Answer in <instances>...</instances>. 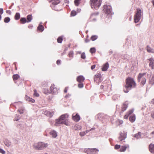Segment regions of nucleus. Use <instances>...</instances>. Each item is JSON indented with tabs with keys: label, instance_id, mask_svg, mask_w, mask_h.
<instances>
[{
	"label": "nucleus",
	"instance_id": "49",
	"mask_svg": "<svg viewBox=\"0 0 154 154\" xmlns=\"http://www.w3.org/2000/svg\"><path fill=\"white\" fill-rule=\"evenodd\" d=\"M0 152L2 154L5 153V152L3 149L0 148Z\"/></svg>",
	"mask_w": 154,
	"mask_h": 154
},
{
	"label": "nucleus",
	"instance_id": "19",
	"mask_svg": "<svg viewBox=\"0 0 154 154\" xmlns=\"http://www.w3.org/2000/svg\"><path fill=\"white\" fill-rule=\"evenodd\" d=\"M136 119L135 116L134 115H133L130 116L129 120L131 122L133 123L135 121Z\"/></svg>",
	"mask_w": 154,
	"mask_h": 154
},
{
	"label": "nucleus",
	"instance_id": "23",
	"mask_svg": "<svg viewBox=\"0 0 154 154\" xmlns=\"http://www.w3.org/2000/svg\"><path fill=\"white\" fill-rule=\"evenodd\" d=\"M127 147V146H122L121 147H120V152H125L126 150Z\"/></svg>",
	"mask_w": 154,
	"mask_h": 154
},
{
	"label": "nucleus",
	"instance_id": "17",
	"mask_svg": "<svg viewBox=\"0 0 154 154\" xmlns=\"http://www.w3.org/2000/svg\"><path fill=\"white\" fill-rule=\"evenodd\" d=\"M50 134L54 138L56 137L57 136V132L55 130H52L50 132Z\"/></svg>",
	"mask_w": 154,
	"mask_h": 154
},
{
	"label": "nucleus",
	"instance_id": "48",
	"mask_svg": "<svg viewBox=\"0 0 154 154\" xmlns=\"http://www.w3.org/2000/svg\"><path fill=\"white\" fill-rule=\"evenodd\" d=\"M121 146L119 145H116L115 146V148L116 149H118L120 148Z\"/></svg>",
	"mask_w": 154,
	"mask_h": 154
},
{
	"label": "nucleus",
	"instance_id": "40",
	"mask_svg": "<svg viewBox=\"0 0 154 154\" xmlns=\"http://www.w3.org/2000/svg\"><path fill=\"white\" fill-rule=\"evenodd\" d=\"M102 1V0H97V3L98 2V3H97V5H98L97 6L98 7L100 6L101 4Z\"/></svg>",
	"mask_w": 154,
	"mask_h": 154
},
{
	"label": "nucleus",
	"instance_id": "4",
	"mask_svg": "<svg viewBox=\"0 0 154 154\" xmlns=\"http://www.w3.org/2000/svg\"><path fill=\"white\" fill-rule=\"evenodd\" d=\"M137 10L134 17V22L135 23L139 22L141 19V9L139 8H137Z\"/></svg>",
	"mask_w": 154,
	"mask_h": 154
},
{
	"label": "nucleus",
	"instance_id": "43",
	"mask_svg": "<svg viewBox=\"0 0 154 154\" xmlns=\"http://www.w3.org/2000/svg\"><path fill=\"white\" fill-rule=\"evenodd\" d=\"M91 39L92 41H94L96 39V35L92 36L91 38Z\"/></svg>",
	"mask_w": 154,
	"mask_h": 154
},
{
	"label": "nucleus",
	"instance_id": "34",
	"mask_svg": "<svg viewBox=\"0 0 154 154\" xmlns=\"http://www.w3.org/2000/svg\"><path fill=\"white\" fill-rule=\"evenodd\" d=\"M80 0H75L74 4L75 6H78L80 2Z\"/></svg>",
	"mask_w": 154,
	"mask_h": 154
},
{
	"label": "nucleus",
	"instance_id": "6",
	"mask_svg": "<svg viewBox=\"0 0 154 154\" xmlns=\"http://www.w3.org/2000/svg\"><path fill=\"white\" fill-rule=\"evenodd\" d=\"M146 74V73H140L138 76V81L140 82L141 81V83L143 85L145 84L146 82V78L144 77Z\"/></svg>",
	"mask_w": 154,
	"mask_h": 154
},
{
	"label": "nucleus",
	"instance_id": "32",
	"mask_svg": "<svg viewBox=\"0 0 154 154\" xmlns=\"http://www.w3.org/2000/svg\"><path fill=\"white\" fill-rule=\"evenodd\" d=\"M74 53L72 51H70L69 53L68 56L69 57H71L72 58L73 57Z\"/></svg>",
	"mask_w": 154,
	"mask_h": 154
},
{
	"label": "nucleus",
	"instance_id": "16",
	"mask_svg": "<svg viewBox=\"0 0 154 154\" xmlns=\"http://www.w3.org/2000/svg\"><path fill=\"white\" fill-rule=\"evenodd\" d=\"M44 114L46 116L49 117H52L54 115V112H50L48 111H45L44 113Z\"/></svg>",
	"mask_w": 154,
	"mask_h": 154
},
{
	"label": "nucleus",
	"instance_id": "12",
	"mask_svg": "<svg viewBox=\"0 0 154 154\" xmlns=\"http://www.w3.org/2000/svg\"><path fill=\"white\" fill-rule=\"evenodd\" d=\"M85 79V78L82 75L78 76L77 78V81L79 83L83 82Z\"/></svg>",
	"mask_w": 154,
	"mask_h": 154
},
{
	"label": "nucleus",
	"instance_id": "9",
	"mask_svg": "<svg viewBox=\"0 0 154 154\" xmlns=\"http://www.w3.org/2000/svg\"><path fill=\"white\" fill-rule=\"evenodd\" d=\"M127 137V134L124 131L121 132L120 136L119 137V139L121 141L125 140Z\"/></svg>",
	"mask_w": 154,
	"mask_h": 154
},
{
	"label": "nucleus",
	"instance_id": "37",
	"mask_svg": "<svg viewBox=\"0 0 154 154\" xmlns=\"http://www.w3.org/2000/svg\"><path fill=\"white\" fill-rule=\"evenodd\" d=\"M63 40V38H62L61 37H59L57 39V41L58 43H61L62 42Z\"/></svg>",
	"mask_w": 154,
	"mask_h": 154
},
{
	"label": "nucleus",
	"instance_id": "26",
	"mask_svg": "<svg viewBox=\"0 0 154 154\" xmlns=\"http://www.w3.org/2000/svg\"><path fill=\"white\" fill-rule=\"evenodd\" d=\"M141 133L140 132L138 133H137L136 134L134 137L137 138V139H139L141 138Z\"/></svg>",
	"mask_w": 154,
	"mask_h": 154
},
{
	"label": "nucleus",
	"instance_id": "54",
	"mask_svg": "<svg viewBox=\"0 0 154 154\" xmlns=\"http://www.w3.org/2000/svg\"><path fill=\"white\" fill-rule=\"evenodd\" d=\"M76 127L77 128L76 129L77 130H79L81 128L80 126L78 125H76Z\"/></svg>",
	"mask_w": 154,
	"mask_h": 154
},
{
	"label": "nucleus",
	"instance_id": "46",
	"mask_svg": "<svg viewBox=\"0 0 154 154\" xmlns=\"http://www.w3.org/2000/svg\"><path fill=\"white\" fill-rule=\"evenodd\" d=\"M134 112V109H132L130 110L127 113L128 115L129 116L132 114Z\"/></svg>",
	"mask_w": 154,
	"mask_h": 154
},
{
	"label": "nucleus",
	"instance_id": "29",
	"mask_svg": "<svg viewBox=\"0 0 154 154\" xmlns=\"http://www.w3.org/2000/svg\"><path fill=\"white\" fill-rule=\"evenodd\" d=\"M20 18V14L19 13H17L15 16V19L17 20H18Z\"/></svg>",
	"mask_w": 154,
	"mask_h": 154
},
{
	"label": "nucleus",
	"instance_id": "56",
	"mask_svg": "<svg viewBox=\"0 0 154 154\" xmlns=\"http://www.w3.org/2000/svg\"><path fill=\"white\" fill-rule=\"evenodd\" d=\"M60 63H61V61L60 60H58L57 61V65H59V64H60Z\"/></svg>",
	"mask_w": 154,
	"mask_h": 154
},
{
	"label": "nucleus",
	"instance_id": "58",
	"mask_svg": "<svg viewBox=\"0 0 154 154\" xmlns=\"http://www.w3.org/2000/svg\"><path fill=\"white\" fill-rule=\"evenodd\" d=\"M150 135L152 136V137H153L154 136V131L150 133Z\"/></svg>",
	"mask_w": 154,
	"mask_h": 154
},
{
	"label": "nucleus",
	"instance_id": "10",
	"mask_svg": "<svg viewBox=\"0 0 154 154\" xmlns=\"http://www.w3.org/2000/svg\"><path fill=\"white\" fill-rule=\"evenodd\" d=\"M72 119L76 122H78L80 119V116L78 113H73L72 115Z\"/></svg>",
	"mask_w": 154,
	"mask_h": 154
},
{
	"label": "nucleus",
	"instance_id": "42",
	"mask_svg": "<svg viewBox=\"0 0 154 154\" xmlns=\"http://www.w3.org/2000/svg\"><path fill=\"white\" fill-rule=\"evenodd\" d=\"M24 109L23 108H20L18 109V111L20 114H23V113Z\"/></svg>",
	"mask_w": 154,
	"mask_h": 154
},
{
	"label": "nucleus",
	"instance_id": "39",
	"mask_svg": "<svg viewBox=\"0 0 154 154\" xmlns=\"http://www.w3.org/2000/svg\"><path fill=\"white\" fill-rule=\"evenodd\" d=\"M33 95L36 97H38L39 96V94L37 92V91L36 90H34Z\"/></svg>",
	"mask_w": 154,
	"mask_h": 154
},
{
	"label": "nucleus",
	"instance_id": "20",
	"mask_svg": "<svg viewBox=\"0 0 154 154\" xmlns=\"http://www.w3.org/2000/svg\"><path fill=\"white\" fill-rule=\"evenodd\" d=\"M95 128H92L91 130H87L86 131H84V132H80V135L81 136H84L89 131H91L92 130H93L94 129H95Z\"/></svg>",
	"mask_w": 154,
	"mask_h": 154
},
{
	"label": "nucleus",
	"instance_id": "41",
	"mask_svg": "<svg viewBox=\"0 0 154 154\" xmlns=\"http://www.w3.org/2000/svg\"><path fill=\"white\" fill-rule=\"evenodd\" d=\"M84 86V85L83 82L79 83L78 85V87L79 88H82Z\"/></svg>",
	"mask_w": 154,
	"mask_h": 154
},
{
	"label": "nucleus",
	"instance_id": "22",
	"mask_svg": "<svg viewBox=\"0 0 154 154\" xmlns=\"http://www.w3.org/2000/svg\"><path fill=\"white\" fill-rule=\"evenodd\" d=\"M26 99L27 101L31 102L32 103H34L35 101V100L34 99H32L31 98H30L29 97L26 95Z\"/></svg>",
	"mask_w": 154,
	"mask_h": 154
},
{
	"label": "nucleus",
	"instance_id": "25",
	"mask_svg": "<svg viewBox=\"0 0 154 154\" xmlns=\"http://www.w3.org/2000/svg\"><path fill=\"white\" fill-rule=\"evenodd\" d=\"M44 27L42 25H39L37 27V29H38L41 32H42L44 30Z\"/></svg>",
	"mask_w": 154,
	"mask_h": 154
},
{
	"label": "nucleus",
	"instance_id": "2",
	"mask_svg": "<svg viewBox=\"0 0 154 154\" xmlns=\"http://www.w3.org/2000/svg\"><path fill=\"white\" fill-rule=\"evenodd\" d=\"M136 86V83L134 79L130 77L126 79V84L125 88L124 89V91L125 93H127L131 88H134Z\"/></svg>",
	"mask_w": 154,
	"mask_h": 154
},
{
	"label": "nucleus",
	"instance_id": "59",
	"mask_svg": "<svg viewBox=\"0 0 154 154\" xmlns=\"http://www.w3.org/2000/svg\"><path fill=\"white\" fill-rule=\"evenodd\" d=\"M32 27H33V26L32 25H29L28 26V27L29 29H31L32 28Z\"/></svg>",
	"mask_w": 154,
	"mask_h": 154
},
{
	"label": "nucleus",
	"instance_id": "55",
	"mask_svg": "<svg viewBox=\"0 0 154 154\" xmlns=\"http://www.w3.org/2000/svg\"><path fill=\"white\" fill-rule=\"evenodd\" d=\"M95 67H96V65H92L91 66V69L92 70H93L95 68Z\"/></svg>",
	"mask_w": 154,
	"mask_h": 154
},
{
	"label": "nucleus",
	"instance_id": "13",
	"mask_svg": "<svg viewBox=\"0 0 154 154\" xmlns=\"http://www.w3.org/2000/svg\"><path fill=\"white\" fill-rule=\"evenodd\" d=\"M96 0H90V5L93 9L96 8Z\"/></svg>",
	"mask_w": 154,
	"mask_h": 154
},
{
	"label": "nucleus",
	"instance_id": "15",
	"mask_svg": "<svg viewBox=\"0 0 154 154\" xmlns=\"http://www.w3.org/2000/svg\"><path fill=\"white\" fill-rule=\"evenodd\" d=\"M109 64L108 62L103 64L101 68L102 71H105L107 70L109 67Z\"/></svg>",
	"mask_w": 154,
	"mask_h": 154
},
{
	"label": "nucleus",
	"instance_id": "14",
	"mask_svg": "<svg viewBox=\"0 0 154 154\" xmlns=\"http://www.w3.org/2000/svg\"><path fill=\"white\" fill-rule=\"evenodd\" d=\"M128 103L126 101L123 104L122 107V112H123L125 111L128 106Z\"/></svg>",
	"mask_w": 154,
	"mask_h": 154
},
{
	"label": "nucleus",
	"instance_id": "60",
	"mask_svg": "<svg viewBox=\"0 0 154 154\" xmlns=\"http://www.w3.org/2000/svg\"><path fill=\"white\" fill-rule=\"evenodd\" d=\"M6 13H8L9 14H11V11L9 10H7L6 11Z\"/></svg>",
	"mask_w": 154,
	"mask_h": 154
},
{
	"label": "nucleus",
	"instance_id": "50",
	"mask_svg": "<svg viewBox=\"0 0 154 154\" xmlns=\"http://www.w3.org/2000/svg\"><path fill=\"white\" fill-rule=\"evenodd\" d=\"M18 116L16 114V117L14 119V121H18L19 120V119L17 118L18 117Z\"/></svg>",
	"mask_w": 154,
	"mask_h": 154
},
{
	"label": "nucleus",
	"instance_id": "36",
	"mask_svg": "<svg viewBox=\"0 0 154 154\" xmlns=\"http://www.w3.org/2000/svg\"><path fill=\"white\" fill-rule=\"evenodd\" d=\"M98 118L100 120H101L103 118V115L101 113H99L97 115Z\"/></svg>",
	"mask_w": 154,
	"mask_h": 154
},
{
	"label": "nucleus",
	"instance_id": "3",
	"mask_svg": "<svg viewBox=\"0 0 154 154\" xmlns=\"http://www.w3.org/2000/svg\"><path fill=\"white\" fill-rule=\"evenodd\" d=\"M48 146V144L47 143L41 142L35 144L33 145V147L35 149L38 150H42L47 147Z\"/></svg>",
	"mask_w": 154,
	"mask_h": 154
},
{
	"label": "nucleus",
	"instance_id": "28",
	"mask_svg": "<svg viewBox=\"0 0 154 154\" xmlns=\"http://www.w3.org/2000/svg\"><path fill=\"white\" fill-rule=\"evenodd\" d=\"M96 14L95 13L92 14L90 17V18L91 20H95Z\"/></svg>",
	"mask_w": 154,
	"mask_h": 154
},
{
	"label": "nucleus",
	"instance_id": "45",
	"mask_svg": "<svg viewBox=\"0 0 154 154\" xmlns=\"http://www.w3.org/2000/svg\"><path fill=\"white\" fill-rule=\"evenodd\" d=\"M85 57L86 56L85 53H82L81 54V58L83 59H85Z\"/></svg>",
	"mask_w": 154,
	"mask_h": 154
},
{
	"label": "nucleus",
	"instance_id": "57",
	"mask_svg": "<svg viewBox=\"0 0 154 154\" xmlns=\"http://www.w3.org/2000/svg\"><path fill=\"white\" fill-rule=\"evenodd\" d=\"M90 40L89 39H88V38H86L85 40V42L86 43H88L89 42Z\"/></svg>",
	"mask_w": 154,
	"mask_h": 154
},
{
	"label": "nucleus",
	"instance_id": "8",
	"mask_svg": "<svg viewBox=\"0 0 154 154\" xmlns=\"http://www.w3.org/2000/svg\"><path fill=\"white\" fill-rule=\"evenodd\" d=\"M50 91L51 93L53 94H55L58 93V90L57 88L55 87L54 84L51 85L50 88Z\"/></svg>",
	"mask_w": 154,
	"mask_h": 154
},
{
	"label": "nucleus",
	"instance_id": "7",
	"mask_svg": "<svg viewBox=\"0 0 154 154\" xmlns=\"http://www.w3.org/2000/svg\"><path fill=\"white\" fill-rule=\"evenodd\" d=\"M84 152L87 154H94L96 152V149L95 148L85 149H84Z\"/></svg>",
	"mask_w": 154,
	"mask_h": 154
},
{
	"label": "nucleus",
	"instance_id": "51",
	"mask_svg": "<svg viewBox=\"0 0 154 154\" xmlns=\"http://www.w3.org/2000/svg\"><path fill=\"white\" fill-rule=\"evenodd\" d=\"M129 116L128 115L127 113L124 116V118L125 119H128V117Z\"/></svg>",
	"mask_w": 154,
	"mask_h": 154
},
{
	"label": "nucleus",
	"instance_id": "35",
	"mask_svg": "<svg viewBox=\"0 0 154 154\" xmlns=\"http://www.w3.org/2000/svg\"><path fill=\"white\" fill-rule=\"evenodd\" d=\"M60 2V1L59 0H54V1L52 3V4L54 5H56Z\"/></svg>",
	"mask_w": 154,
	"mask_h": 154
},
{
	"label": "nucleus",
	"instance_id": "1",
	"mask_svg": "<svg viewBox=\"0 0 154 154\" xmlns=\"http://www.w3.org/2000/svg\"><path fill=\"white\" fill-rule=\"evenodd\" d=\"M68 117L69 115L67 114L62 115L58 119L56 120L55 125L58 126L60 124H64L67 126L69 125Z\"/></svg>",
	"mask_w": 154,
	"mask_h": 154
},
{
	"label": "nucleus",
	"instance_id": "31",
	"mask_svg": "<svg viewBox=\"0 0 154 154\" xmlns=\"http://www.w3.org/2000/svg\"><path fill=\"white\" fill-rule=\"evenodd\" d=\"M98 78L99 82H102L103 80L101 74H99L98 75H97V79Z\"/></svg>",
	"mask_w": 154,
	"mask_h": 154
},
{
	"label": "nucleus",
	"instance_id": "27",
	"mask_svg": "<svg viewBox=\"0 0 154 154\" xmlns=\"http://www.w3.org/2000/svg\"><path fill=\"white\" fill-rule=\"evenodd\" d=\"M27 23L30 22L32 19V16L31 15H28L27 17Z\"/></svg>",
	"mask_w": 154,
	"mask_h": 154
},
{
	"label": "nucleus",
	"instance_id": "64",
	"mask_svg": "<svg viewBox=\"0 0 154 154\" xmlns=\"http://www.w3.org/2000/svg\"><path fill=\"white\" fill-rule=\"evenodd\" d=\"M152 116L153 118H154V112L152 113Z\"/></svg>",
	"mask_w": 154,
	"mask_h": 154
},
{
	"label": "nucleus",
	"instance_id": "47",
	"mask_svg": "<svg viewBox=\"0 0 154 154\" xmlns=\"http://www.w3.org/2000/svg\"><path fill=\"white\" fill-rule=\"evenodd\" d=\"M149 82L150 84L153 85L154 84V80L151 79H150Z\"/></svg>",
	"mask_w": 154,
	"mask_h": 154
},
{
	"label": "nucleus",
	"instance_id": "24",
	"mask_svg": "<svg viewBox=\"0 0 154 154\" xmlns=\"http://www.w3.org/2000/svg\"><path fill=\"white\" fill-rule=\"evenodd\" d=\"M20 21L21 23L22 24H24L26 23H27V21L26 18L25 17L21 18Z\"/></svg>",
	"mask_w": 154,
	"mask_h": 154
},
{
	"label": "nucleus",
	"instance_id": "30",
	"mask_svg": "<svg viewBox=\"0 0 154 154\" xmlns=\"http://www.w3.org/2000/svg\"><path fill=\"white\" fill-rule=\"evenodd\" d=\"M20 77L19 75L17 74L14 75L13 76V78L14 80H17Z\"/></svg>",
	"mask_w": 154,
	"mask_h": 154
},
{
	"label": "nucleus",
	"instance_id": "5",
	"mask_svg": "<svg viewBox=\"0 0 154 154\" xmlns=\"http://www.w3.org/2000/svg\"><path fill=\"white\" fill-rule=\"evenodd\" d=\"M103 11L108 15L112 14V8L111 6L109 5H104L103 7Z\"/></svg>",
	"mask_w": 154,
	"mask_h": 154
},
{
	"label": "nucleus",
	"instance_id": "33",
	"mask_svg": "<svg viewBox=\"0 0 154 154\" xmlns=\"http://www.w3.org/2000/svg\"><path fill=\"white\" fill-rule=\"evenodd\" d=\"M90 52L91 53H95L96 52V49L95 48H91L90 50Z\"/></svg>",
	"mask_w": 154,
	"mask_h": 154
},
{
	"label": "nucleus",
	"instance_id": "53",
	"mask_svg": "<svg viewBox=\"0 0 154 154\" xmlns=\"http://www.w3.org/2000/svg\"><path fill=\"white\" fill-rule=\"evenodd\" d=\"M46 85V82H43L42 84V85L43 87L45 86Z\"/></svg>",
	"mask_w": 154,
	"mask_h": 154
},
{
	"label": "nucleus",
	"instance_id": "11",
	"mask_svg": "<svg viewBox=\"0 0 154 154\" xmlns=\"http://www.w3.org/2000/svg\"><path fill=\"white\" fill-rule=\"evenodd\" d=\"M149 66L152 69H154V60L152 58L149 59Z\"/></svg>",
	"mask_w": 154,
	"mask_h": 154
},
{
	"label": "nucleus",
	"instance_id": "38",
	"mask_svg": "<svg viewBox=\"0 0 154 154\" xmlns=\"http://www.w3.org/2000/svg\"><path fill=\"white\" fill-rule=\"evenodd\" d=\"M10 20V19L9 17H6L4 19V22L6 23L9 22Z\"/></svg>",
	"mask_w": 154,
	"mask_h": 154
},
{
	"label": "nucleus",
	"instance_id": "18",
	"mask_svg": "<svg viewBox=\"0 0 154 154\" xmlns=\"http://www.w3.org/2000/svg\"><path fill=\"white\" fill-rule=\"evenodd\" d=\"M149 149L150 152L152 154H154V144L152 143L150 144Z\"/></svg>",
	"mask_w": 154,
	"mask_h": 154
},
{
	"label": "nucleus",
	"instance_id": "63",
	"mask_svg": "<svg viewBox=\"0 0 154 154\" xmlns=\"http://www.w3.org/2000/svg\"><path fill=\"white\" fill-rule=\"evenodd\" d=\"M150 103L151 104H154V98L152 100Z\"/></svg>",
	"mask_w": 154,
	"mask_h": 154
},
{
	"label": "nucleus",
	"instance_id": "44",
	"mask_svg": "<svg viewBox=\"0 0 154 154\" xmlns=\"http://www.w3.org/2000/svg\"><path fill=\"white\" fill-rule=\"evenodd\" d=\"M76 12L75 11H72L71 13V15L72 16H74L76 15Z\"/></svg>",
	"mask_w": 154,
	"mask_h": 154
},
{
	"label": "nucleus",
	"instance_id": "21",
	"mask_svg": "<svg viewBox=\"0 0 154 154\" xmlns=\"http://www.w3.org/2000/svg\"><path fill=\"white\" fill-rule=\"evenodd\" d=\"M146 49L149 52L154 53V49L151 48L149 46H147Z\"/></svg>",
	"mask_w": 154,
	"mask_h": 154
},
{
	"label": "nucleus",
	"instance_id": "52",
	"mask_svg": "<svg viewBox=\"0 0 154 154\" xmlns=\"http://www.w3.org/2000/svg\"><path fill=\"white\" fill-rule=\"evenodd\" d=\"M3 13V10L2 8H0V14H2Z\"/></svg>",
	"mask_w": 154,
	"mask_h": 154
},
{
	"label": "nucleus",
	"instance_id": "61",
	"mask_svg": "<svg viewBox=\"0 0 154 154\" xmlns=\"http://www.w3.org/2000/svg\"><path fill=\"white\" fill-rule=\"evenodd\" d=\"M67 90H68V88H66L64 89V92L65 93H66L67 92Z\"/></svg>",
	"mask_w": 154,
	"mask_h": 154
},
{
	"label": "nucleus",
	"instance_id": "62",
	"mask_svg": "<svg viewBox=\"0 0 154 154\" xmlns=\"http://www.w3.org/2000/svg\"><path fill=\"white\" fill-rule=\"evenodd\" d=\"M10 143H8L7 142V143H6V144H5V145H6L7 146H10Z\"/></svg>",
	"mask_w": 154,
	"mask_h": 154
}]
</instances>
